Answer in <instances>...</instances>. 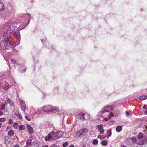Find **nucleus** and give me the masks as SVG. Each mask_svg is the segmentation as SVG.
Segmentation results:
<instances>
[{"instance_id":"obj_1","label":"nucleus","mask_w":147,"mask_h":147,"mask_svg":"<svg viewBox=\"0 0 147 147\" xmlns=\"http://www.w3.org/2000/svg\"><path fill=\"white\" fill-rule=\"evenodd\" d=\"M137 136L138 139L141 140L142 139V140L139 142V144L140 145L145 144V143L146 142V141L147 139V137L146 136H144L143 134L140 132L139 133Z\"/></svg>"},{"instance_id":"obj_2","label":"nucleus","mask_w":147,"mask_h":147,"mask_svg":"<svg viewBox=\"0 0 147 147\" xmlns=\"http://www.w3.org/2000/svg\"><path fill=\"white\" fill-rule=\"evenodd\" d=\"M43 111L45 112H51L56 111L55 107H52L50 105H47L44 106L42 107Z\"/></svg>"},{"instance_id":"obj_3","label":"nucleus","mask_w":147,"mask_h":147,"mask_svg":"<svg viewBox=\"0 0 147 147\" xmlns=\"http://www.w3.org/2000/svg\"><path fill=\"white\" fill-rule=\"evenodd\" d=\"M0 47L1 49L5 50L8 47V43H7L5 38L3 39L0 43Z\"/></svg>"},{"instance_id":"obj_4","label":"nucleus","mask_w":147,"mask_h":147,"mask_svg":"<svg viewBox=\"0 0 147 147\" xmlns=\"http://www.w3.org/2000/svg\"><path fill=\"white\" fill-rule=\"evenodd\" d=\"M78 117L81 119L82 117L84 119H88L90 118V116L87 114H85L84 113H80L78 115Z\"/></svg>"},{"instance_id":"obj_5","label":"nucleus","mask_w":147,"mask_h":147,"mask_svg":"<svg viewBox=\"0 0 147 147\" xmlns=\"http://www.w3.org/2000/svg\"><path fill=\"white\" fill-rule=\"evenodd\" d=\"M7 43L8 42L9 45L13 46L14 44V42L13 39L11 37L7 36L5 38Z\"/></svg>"},{"instance_id":"obj_6","label":"nucleus","mask_w":147,"mask_h":147,"mask_svg":"<svg viewBox=\"0 0 147 147\" xmlns=\"http://www.w3.org/2000/svg\"><path fill=\"white\" fill-rule=\"evenodd\" d=\"M5 51L7 53H8L10 54H13L14 53V51L11 47L8 46Z\"/></svg>"},{"instance_id":"obj_7","label":"nucleus","mask_w":147,"mask_h":147,"mask_svg":"<svg viewBox=\"0 0 147 147\" xmlns=\"http://www.w3.org/2000/svg\"><path fill=\"white\" fill-rule=\"evenodd\" d=\"M13 24H9L7 28V30L8 32H10L13 30L15 29V26L13 25Z\"/></svg>"},{"instance_id":"obj_8","label":"nucleus","mask_w":147,"mask_h":147,"mask_svg":"<svg viewBox=\"0 0 147 147\" xmlns=\"http://www.w3.org/2000/svg\"><path fill=\"white\" fill-rule=\"evenodd\" d=\"M20 107L23 111H24L26 108V105L24 101L21 100H20Z\"/></svg>"},{"instance_id":"obj_9","label":"nucleus","mask_w":147,"mask_h":147,"mask_svg":"<svg viewBox=\"0 0 147 147\" xmlns=\"http://www.w3.org/2000/svg\"><path fill=\"white\" fill-rule=\"evenodd\" d=\"M85 129H80L76 133V135L77 137L81 135L84 131H85Z\"/></svg>"},{"instance_id":"obj_10","label":"nucleus","mask_w":147,"mask_h":147,"mask_svg":"<svg viewBox=\"0 0 147 147\" xmlns=\"http://www.w3.org/2000/svg\"><path fill=\"white\" fill-rule=\"evenodd\" d=\"M147 98V95H142L136 98V100H142Z\"/></svg>"},{"instance_id":"obj_11","label":"nucleus","mask_w":147,"mask_h":147,"mask_svg":"<svg viewBox=\"0 0 147 147\" xmlns=\"http://www.w3.org/2000/svg\"><path fill=\"white\" fill-rule=\"evenodd\" d=\"M13 34L15 37L18 39L19 40V39L20 40V34L19 32H16L15 31L13 33Z\"/></svg>"},{"instance_id":"obj_12","label":"nucleus","mask_w":147,"mask_h":147,"mask_svg":"<svg viewBox=\"0 0 147 147\" xmlns=\"http://www.w3.org/2000/svg\"><path fill=\"white\" fill-rule=\"evenodd\" d=\"M43 110L42 109V108H40L39 109H38L36 111H35L34 114H37L38 115H39L40 114H42L43 113Z\"/></svg>"},{"instance_id":"obj_13","label":"nucleus","mask_w":147,"mask_h":147,"mask_svg":"<svg viewBox=\"0 0 147 147\" xmlns=\"http://www.w3.org/2000/svg\"><path fill=\"white\" fill-rule=\"evenodd\" d=\"M5 6L2 1L0 0V11H3L5 9Z\"/></svg>"},{"instance_id":"obj_14","label":"nucleus","mask_w":147,"mask_h":147,"mask_svg":"<svg viewBox=\"0 0 147 147\" xmlns=\"http://www.w3.org/2000/svg\"><path fill=\"white\" fill-rule=\"evenodd\" d=\"M51 134L52 133H49L48 136L45 137V139L46 141H48L51 139Z\"/></svg>"},{"instance_id":"obj_15","label":"nucleus","mask_w":147,"mask_h":147,"mask_svg":"<svg viewBox=\"0 0 147 147\" xmlns=\"http://www.w3.org/2000/svg\"><path fill=\"white\" fill-rule=\"evenodd\" d=\"M63 131L58 130L57 132L56 135L58 137H60L63 134Z\"/></svg>"},{"instance_id":"obj_16","label":"nucleus","mask_w":147,"mask_h":147,"mask_svg":"<svg viewBox=\"0 0 147 147\" xmlns=\"http://www.w3.org/2000/svg\"><path fill=\"white\" fill-rule=\"evenodd\" d=\"M50 133H52V134H51V138H55L56 136H57L58 135H56L57 132L56 133H55L53 131H52L51 132H50Z\"/></svg>"},{"instance_id":"obj_17","label":"nucleus","mask_w":147,"mask_h":147,"mask_svg":"<svg viewBox=\"0 0 147 147\" xmlns=\"http://www.w3.org/2000/svg\"><path fill=\"white\" fill-rule=\"evenodd\" d=\"M47 125L45 123H41L40 125V127L42 129L47 128Z\"/></svg>"},{"instance_id":"obj_18","label":"nucleus","mask_w":147,"mask_h":147,"mask_svg":"<svg viewBox=\"0 0 147 147\" xmlns=\"http://www.w3.org/2000/svg\"><path fill=\"white\" fill-rule=\"evenodd\" d=\"M47 128H52L54 129L55 127L53 125V123H49L47 125Z\"/></svg>"},{"instance_id":"obj_19","label":"nucleus","mask_w":147,"mask_h":147,"mask_svg":"<svg viewBox=\"0 0 147 147\" xmlns=\"http://www.w3.org/2000/svg\"><path fill=\"white\" fill-rule=\"evenodd\" d=\"M20 69L21 71V72L22 73H24L26 71V69L23 66L20 67Z\"/></svg>"},{"instance_id":"obj_20","label":"nucleus","mask_w":147,"mask_h":147,"mask_svg":"<svg viewBox=\"0 0 147 147\" xmlns=\"http://www.w3.org/2000/svg\"><path fill=\"white\" fill-rule=\"evenodd\" d=\"M14 131L12 130H10L8 133V134L11 136H13L14 134Z\"/></svg>"},{"instance_id":"obj_21","label":"nucleus","mask_w":147,"mask_h":147,"mask_svg":"<svg viewBox=\"0 0 147 147\" xmlns=\"http://www.w3.org/2000/svg\"><path fill=\"white\" fill-rule=\"evenodd\" d=\"M107 108L106 107L104 108L102 110V113H103L105 112H109V110H108L107 109Z\"/></svg>"},{"instance_id":"obj_22","label":"nucleus","mask_w":147,"mask_h":147,"mask_svg":"<svg viewBox=\"0 0 147 147\" xmlns=\"http://www.w3.org/2000/svg\"><path fill=\"white\" fill-rule=\"evenodd\" d=\"M11 16V14H10L9 12H6L5 13V18H8Z\"/></svg>"},{"instance_id":"obj_23","label":"nucleus","mask_w":147,"mask_h":147,"mask_svg":"<svg viewBox=\"0 0 147 147\" xmlns=\"http://www.w3.org/2000/svg\"><path fill=\"white\" fill-rule=\"evenodd\" d=\"M107 132L108 135L109 137H110L111 136L112 133L111 130L110 129L107 131Z\"/></svg>"},{"instance_id":"obj_24","label":"nucleus","mask_w":147,"mask_h":147,"mask_svg":"<svg viewBox=\"0 0 147 147\" xmlns=\"http://www.w3.org/2000/svg\"><path fill=\"white\" fill-rule=\"evenodd\" d=\"M107 142L105 140H103L101 142V144L104 146H105L107 144Z\"/></svg>"},{"instance_id":"obj_25","label":"nucleus","mask_w":147,"mask_h":147,"mask_svg":"<svg viewBox=\"0 0 147 147\" xmlns=\"http://www.w3.org/2000/svg\"><path fill=\"white\" fill-rule=\"evenodd\" d=\"M11 100L9 98H7L6 100H5V104H8L11 103Z\"/></svg>"},{"instance_id":"obj_26","label":"nucleus","mask_w":147,"mask_h":147,"mask_svg":"<svg viewBox=\"0 0 147 147\" xmlns=\"http://www.w3.org/2000/svg\"><path fill=\"white\" fill-rule=\"evenodd\" d=\"M106 107H107V109L109 110V113L111 112V111L113 109L112 107L110 106H107Z\"/></svg>"},{"instance_id":"obj_27","label":"nucleus","mask_w":147,"mask_h":147,"mask_svg":"<svg viewBox=\"0 0 147 147\" xmlns=\"http://www.w3.org/2000/svg\"><path fill=\"white\" fill-rule=\"evenodd\" d=\"M18 124L17 123L15 122L13 123V127L14 129H17Z\"/></svg>"},{"instance_id":"obj_28","label":"nucleus","mask_w":147,"mask_h":147,"mask_svg":"<svg viewBox=\"0 0 147 147\" xmlns=\"http://www.w3.org/2000/svg\"><path fill=\"white\" fill-rule=\"evenodd\" d=\"M31 142H32V141L31 140H28L26 142V144L27 145V146H30L31 143Z\"/></svg>"},{"instance_id":"obj_29","label":"nucleus","mask_w":147,"mask_h":147,"mask_svg":"<svg viewBox=\"0 0 147 147\" xmlns=\"http://www.w3.org/2000/svg\"><path fill=\"white\" fill-rule=\"evenodd\" d=\"M98 142V140L96 139H94L92 141V143L94 145H96Z\"/></svg>"},{"instance_id":"obj_30","label":"nucleus","mask_w":147,"mask_h":147,"mask_svg":"<svg viewBox=\"0 0 147 147\" xmlns=\"http://www.w3.org/2000/svg\"><path fill=\"white\" fill-rule=\"evenodd\" d=\"M5 105L4 104H2L0 110H3L5 107Z\"/></svg>"},{"instance_id":"obj_31","label":"nucleus","mask_w":147,"mask_h":147,"mask_svg":"<svg viewBox=\"0 0 147 147\" xmlns=\"http://www.w3.org/2000/svg\"><path fill=\"white\" fill-rule=\"evenodd\" d=\"M68 144V142H65L63 143L62 145V146L64 147H65L67 146Z\"/></svg>"},{"instance_id":"obj_32","label":"nucleus","mask_w":147,"mask_h":147,"mask_svg":"<svg viewBox=\"0 0 147 147\" xmlns=\"http://www.w3.org/2000/svg\"><path fill=\"white\" fill-rule=\"evenodd\" d=\"M18 129H25V127L23 125H20L18 126Z\"/></svg>"},{"instance_id":"obj_33","label":"nucleus","mask_w":147,"mask_h":147,"mask_svg":"<svg viewBox=\"0 0 147 147\" xmlns=\"http://www.w3.org/2000/svg\"><path fill=\"white\" fill-rule=\"evenodd\" d=\"M131 140L133 142H136V139L135 137H132L131 138Z\"/></svg>"},{"instance_id":"obj_34","label":"nucleus","mask_w":147,"mask_h":147,"mask_svg":"<svg viewBox=\"0 0 147 147\" xmlns=\"http://www.w3.org/2000/svg\"><path fill=\"white\" fill-rule=\"evenodd\" d=\"M28 132L30 134H32L33 132V129H28Z\"/></svg>"},{"instance_id":"obj_35","label":"nucleus","mask_w":147,"mask_h":147,"mask_svg":"<svg viewBox=\"0 0 147 147\" xmlns=\"http://www.w3.org/2000/svg\"><path fill=\"white\" fill-rule=\"evenodd\" d=\"M97 127L98 129H103V125L102 124L98 125Z\"/></svg>"},{"instance_id":"obj_36","label":"nucleus","mask_w":147,"mask_h":147,"mask_svg":"<svg viewBox=\"0 0 147 147\" xmlns=\"http://www.w3.org/2000/svg\"><path fill=\"white\" fill-rule=\"evenodd\" d=\"M18 118L21 119L22 118V115L20 113L16 115Z\"/></svg>"},{"instance_id":"obj_37","label":"nucleus","mask_w":147,"mask_h":147,"mask_svg":"<svg viewBox=\"0 0 147 147\" xmlns=\"http://www.w3.org/2000/svg\"><path fill=\"white\" fill-rule=\"evenodd\" d=\"M25 118L27 120L30 121L31 120V119L29 117V116L28 115H26L25 116Z\"/></svg>"},{"instance_id":"obj_38","label":"nucleus","mask_w":147,"mask_h":147,"mask_svg":"<svg viewBox=\"0 0 147 147\" xmlns=\"http://www.w3.org/2000/svg\"><path fill=\"white\" fill-rule=\"evenodd\" d=\"M26 127L27 129H33V127L30 125L28 124L26 125Z\"/></svg>"},{"instance_id":"obj_39","label":"nucleus","mask_w":147,"mask_h":147,"mask_svg":"<svg viewBox=\"0 0 147 147\" xmlns=\"http://www.w3.org/2000/svg\"><path fill=\"white\" fill-rule=\"evenodd\" d=\"M10 87H11L10 86H5L4 87V88L5 90H7L10 88Z\"/></svg>"},{"instance_id":"obj_40","label":"nucleus","mask_w":147,"mask_h":147,"mask_svg":"<svg viewBox=\"0 0 147 147\" xmlns=\"http://www.w3.org/2000/svg\"><path fill=\"white\" fill-rule=\"evenodd\" d=\"M13 122V120L11 119H10L8 121L9 123L10 124H12Z\"/></svg>"},{"instance_id":"obj_41","label":"nucleus","mask_w":147,"mask_h":147,"mask_svg":"<svg viewBox=\"0 0 147 147\" xmlns=\"http://www.w3.org/2000/svg\"><path fill=\"white\" fill-rule=\"evenodd\" d=\"M98 130L100 132V134H102L104 132V129H98Z\"/></svg>"},{"instance_id":"obj_42","label":"nucleus","mask_w":147,"mask_h":147,"mask_svg":"<svg viewBox=\"0 0 147 147\" xmlns=\"http://www.w3.org/2000/svg\"><path fill=\"white\" fill-rule=\"evenodd\" d=\"M4 75V73L3 72L0 73V77H2Z\"/></svg>"},{"instance_id":"obj_43","label":"nucleus","mask_w":147,"mask_h":147,"mask_svg":"<svg viewBox=\"0 0 147 147\" xmlns=\"http://www.w3.org/2000/svg\"><path fill=\"white\" fill-rule=\"evenodd\" d=\"M5 118H0V121H5Z\"/></svg>"},{"instance_id":"obj_44","label":"nucleus","mask_w":147,"mask_h":147,"mask_svg":"<svg viewBox=\"0 0 147 147\" xmlns=\"http://www.w3.org/2000/svg\"><path fill=\"white\" fill-rule=\"evenodd\" d=\"M11 62L13 64H14L16 63V60L14 59H11Z\"/></svg>"},{"instance_id":"obj_45","label":"nucleus","mask_w":147,"mask_h":147,"mask_svg":"<svg viewBox=\"0 0 147 147\" xmlns=\"http://www.w3.org/2000/svg\"><path fill=\"white\" fill-rule=\"evenodd\" d=\"M116 129H122V126L121 125H119L116 127Z\"/></svg>"},{"instance_id":"obj_46","label":"nucleus","mask_w":147,"mask_h":147,"mask_svg":"<svg viewBox=\"0 0 147 147\" xmlns=\"http://www.w3.org/2000/svg\"><path fill=\"white\" fill-rule=\"evenodd\" d=\"M122 129H116V131L118 132H120Z\"/></svg>"},{"instance_id":"obj_47","label":"nucleus","mask_w":147,"mask_h":147,"mask_svg":"<svg viewBox=\"0 0 147 147\" xmlns=\"http://www.w3.org/2000/svg\"><path fill=\"white\" fill-rule=\"evenodd\" d=\"M13 147H20V146L18 144H16L14 145Z\"/></svg>"},{"instance_id":"obj_48","label":"nucleus","mask_w":147,"mask_h":147,"mask_svg":"<svg viewBox=\"0 0 147 147\" xmlns=\"http://www.w3.org/2000/svg\"><path fill=\"white\" fill-rule=\"evenodd\" d=\"M61 128L64 129H65L66 128V127L65 125L63 124L62 125Z\"/></svg>"},{"instance_id":"obj_49","label":"nucleus","mask_w":147,"mask_h":147,"mask_svg":"<svg viewBox=\"0 0 147 147\" xmlns=\"http://www.w3.org/2000/svg\"><path fill=\"white\" fill-rule=\"evenodd\" d=\"M98 137L101 139H102V136L100 135L98 136Z\"/></svg>"},{"instance_id":"obj_50","label":"nucleus","mask_w":147,"mask_h":147,"mask_svg":"<svg viewBox=\"0 0 147 147\" xmlns=\"http://www.w3.org/2000/svg\"><path fill=\"white\" fill-rule=\"evenodd\" d=\"M146 105H144V106L143 107V108L144 109H146Z\"/></svg>"},{"instance_id":"obj_51","label":"nucleus","mask_w":147,"mask_h":147,"mask_svg":"<svg viewBox=\"0 0 147 147\" xmlns=\"http://www.w3.org/2000/svg\"><path fill=\"white\" fill-rule=\"evenodd\" d=\"M109 115L111 116V117L114 116V115L113 114V113H110L109 114Z\"/></svg>"},{"instance_id":"obj_52","label":"nucleus","mask_w":147,"mask_h":147,"mask_svg":"<svg viewBox=\"0 0 147 147\" xmlns=\"http://www.w3.org/2000/svg\"><path fill=\"white\" fill-rule=\"evenodd\" d=\"M104 120L106 121H107L109 120V118H108L106 117L104 119Z\"/></svg>"},{"instance_id":"obj_53","label":"nucleus","mask_w":147,"mask_h":147,"mask_svg":"<svg viewBox=\"0 0 147 147\" xmlns=\"http://www.w3.org/2000/svg\"><path fill=\"white\" fill-rule=\"evenodd\" d=\"M42 147H48V146L47 145H43Z\"/></svg>"},{"instance_id":"obj_54","label":"nucleus","mask_w":147,"mask_h":147,"mask_svg":"<svg viewBox=\"0 0 147 147\" xmlns=\"http://www.w3.org/2000/svg\"><path fill=\"white\" fill-rule=\"evenodd\" d=\"M125 113L127 115H128L129 114V113L128 112L126 111Z\"/></svg>"},{"instance_id":"obj_55","label":"nucleus","mask_w":147,"mask_h":147,"mask_svg":"<svg viewBox=\"0 0 147 147\" xmlns=\"http://www.w3.org/2000/svg\"><path fill=\"white\" fill-rule=\"evenodd\" d=\"M3 114V113L2 111H0V116L1 115Z\"/></svg>"},{"instance_id":"obj_56","label":"nucleus","mask_w":147,"mask_h":147,"mask_svg":"<svg viewBox=\"0 0 147 147\" xmlns=\"http://www.w3.org/2000/svg\"><path fill=\"white\" fill-rule=\"evenodd\" d=\"M69 147H74V146L73 144H71Z\"/></svg>"},{"instance_id":"obj_57","label":"nucleus","mask_w":147,"mask_h":147,"mask_svg":"<svg viewBox=\"0 0 147 147\" xmlns=\"http://www.w3.org/2000/svg\"><path fill=\"white\" fill-rule=\"evenodd\" d=\"M121 147H127L123 145L121 146Z\"/></svg>"},{"instance_id":"obj_58","label":"nucleus","mask_w":147,"mask_h":147,"mask_svg":"<svg viewBox=\"0 0 147 147\" xmlns=\"http://www.w3.org/2000/svg\"><path fill=\"white\" fill-rule=\"evenodd\" d=\"M111 116H110V115H109V118H109V119H111Z\"/></svg>"},{"instance_id":"obj_59","label":"nucleus","mask_w":147,"mask_h":147,"mask_svg":"<svg viewBox=\"0 0 147 147\" xmlns=\"http://www.w3.org/2000/svg\"><path fill=\"white\" fill-rule=\"evenodd\" d=\"M14 83L13 84V86H15V81H14Z\"/></svg>"},{"instance_id":"obj_60","label":"nucleus","mask_w":147,"mask_h":147,"mask_svg":"<svg viewBox=\"0 0 147 147\" xmlns=\"http://www.w3.org/2000/svg\"><path fill=\"white\" fill-rule=\"evenodd\" d=\"M10 105H11L12 106H14V105L13 103L12 104H11V103L10 104Z\"/></svg>"},{"instance_id":"obj_61","label":"nucleus","mask_w":147,"mask_h":147,"mask_svg":"<svg viewBox=\"0 0 147 147\" xmlns=\"http://www.w3.org/2000/svg\"><path fill=\"white\" fill-rule=\"evenodd\" d=\"M24 147H28V146H24Z\"/></svg>"},{"instance_id":"obj_62","label":"nucleus","mask_w":147,"mask_h":147,"mask_svg":"<svg viewBox=\"0 0 147 147\" xmlns=\"http://www.w3.org/2000/svg\"><path fill=\"white\" fill-rule=\"evenodd\" d=\"M112 121L113 123H115V121L114 120H113Z\"/></svg>"},{"instance_id":"obj_63","label":"nucleus","mask_w":147,"mask_h":147,"mask_svg":"<svg viewBox=\"0 0 147 147\" xmlns=\"http://www.w3.org/2000/svg\"><path fill=\"white\" fill-rule=\"evenodd\" d=\"M7 129H9V127H7Z\"/></svg>"},{"instance_id":"obj_64","label":"nucleus","mask_w":147,"mask_h":147,"mask_svg":"<svg viewBox=\"0 0 147 147\" xmlns=\"http://www.w3.org/2000/svg\"><path fill=\"white\" fill-rule=\"evenodd\" d=\"M82 147H86V146H85L84 145V146H83Z\"/></svg>"}]
</instances>
